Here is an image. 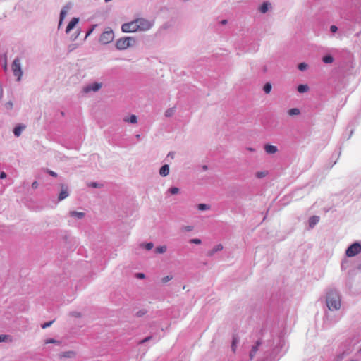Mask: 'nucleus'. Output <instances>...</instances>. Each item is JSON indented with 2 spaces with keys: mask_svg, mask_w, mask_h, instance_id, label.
Returning a JSON list of instances; mask_svg holds the SVG:
<instances>
[{
  "mask_svg": "<svg viewBox=\"0 0 361 361\" xmlns=\"http://www.w3.org/2000/svg\"><path fill=\"white\" fill-rule=\"evenodd\" d=\"M78 21H79V19L78 18H72L66 27V32L67 33L69 32L76 25V24L78 23Z\"/></svg>",
  "mask_w": 361,
  "mask_h": 361,
  "instance_id": "nucleus-9",
  "label": "nucleus"
},
{
  "mask_svg": "<svg viewBox=\"0 0 361 361\" xmlns=\"http://www.w3.org/2000/svg\"><path fill=\"white\" fill-rule=\"evenodd\" d=\"M248 149H249V151H253V149L251 148H249Z\"/></svg>",
  "mask_w": 361,
  "mask_h": 361,
  "instance_id": "nucleus-51",
  "label": "nucleus"
},
{
  "mask_svg": "<svg viewBox=\"0 0 361 361\" xmlns=\"http://www.w3.org/2000/svg\"><path fill=\"white\" fill-rule=\"evenodd\" d=\"M96 25H93L92 27L87 32L85 38H87L94 30Z\"/></svg>",
  "mask_w": 361,
  "mask_h": 361,
  "instance_id": "nucleus-36",
  "label": "nucleus"
},
{
  "mask_svg": "<svg viewBox=\"0 0 361 361\" xmlns=\"http://www.w3.org/2000/svg\"><path fill=\"white\" fill-rule=\"evenodd\" d=\"M88 186L92 188H97L98 184L97 183H90L88 184Z\"/></svg>",
  "mask_w": 361,
  "mask_h": 361,
  "instance_id": "nucleus-40",
  "label": "nucleus"
},
{
  "mask_svg": "<svg viewBox=\"0 0 361 361\" xmlns=\"http://www.w3.org/2000/svg\"><path fill=\"white\" fill-rule=\"evenodd\" d=\"M6 177V174L5 172L3 171L0 173V178H5Z\"/></svg>",
  "mask_w": 361,
  "mask_h": 361,
  "instance_id": "nucleus-44",
  "label": "nucleus"
},
{
  "mask_svg": "<svg viewBox=\"0 0 361 361\" xmlns=\"http://www.w3.org/2000/svg\"><path fill=\"white\" fill-rule=\"evenodd\" d=\"M221 23L222 25H226L227 23V20H221Z\"/></svg>",
  "mask_w": 361,
  "mask_h": 361,
  "instance_id": "nucleus-48",
  "label": "nucleus"
},
{
  "mask_svg": "<svg viewBox=\"0 0 361 361\" xmlns=\"http://www.w3.org/2000/svg\"><path fill=\"white\" fill-rule=\"evenodd\" d=\"M153 243H148L145 245V248L147 250H150L151 249H152L153 247Z\"/></svg>",
  "mask_w": 361,
  "mask_h": 361,
  "instance_id": "nucleus-35",
  "label": "nucleus"
},
{
  "mask_svg": "<svg viewBox=\"0 0 361 361\" xmlns=\"http://www.w3.org/2000/svg\"><path fill=\"white\" fill-rule=\"evenodd\" d=\"M135 20H136L138 31L148 30L153 25V23H152L151 21H149L147 19L142 18H137Z\"/></svg>",
  "mask_w": 361,
  "mask_h": 361,
  "instance_id": "nucleus-3",
  "label": "nucleus"
},
{
  "mask_svg": "<svg viewBox=\"0 0 361 361\" xmlns=\"http://www.w3.org/2000/svg\"><path fill=\"white\" fill-rule=\"evenodd\" d=\"M53 323V321H51V322H45L42 325V329H46L49 326H50Z\"/></svg>",
  "mask_w": 361,
  "mask_h": 361,
  "instance_id": "nucleus-33",
  "label": "nucleus"
},
{
  "mask_svg": "<svg viewBox=\"0 0 361 361\" xmlns=\"http://www.w3.org/2000/svg\"><path fill=\"white\" fill-rule=\"evenodd\" d=\"M259 345H260V342L257 341L256 345L252 347V350L250 353V357L251 360L253 359V357H255L256 353L258 350V347Z\"/></svg>",
  "mask_w": 361,
  "mask_h": 361,
  "instance_id": "nucleus-14",
  "label": "nucleus"
},
{
  "mask_svg": "<svg viewBox=\"0 0 361 361\" xmlns=\"http://www.w3.org/2000/svg\"><path fill=\"white\" fill-rule=\"evenodd\" d=\"M151 339V336L147 337L140 341V343H144Z\"/></svg>",
  "mask_w": 361,
  "mask_h": 361,
  "instance_id": "nucleus-41",
  "label": "nucleus"
},
{
  "mask_svg": "<svg viewBox=\"0 0 361 361\" xmlns=\"http://www.w3.org/2000/svg\"><path fill=\"white\" fill-rule=\"evenodd\" d=\"M350 361H355V360H350Z\"/></svg>",
  "mask_w": 361,
  "mask_h": 361,
  "instance_id": "nucleus-52",
  "label": "nucleus"
},
{
  "mask_svg": "<svg viewBox=\"0 0 361 361\" xmlns=\"http://www.w3.org/2000/svg\"><path fill=\"white\" fill-rule=\"evenodd\" d=\"M44 343L45 344H49V343H59V341H57L56 340H54L53 338H50V339H47L44 341Z\"/></svg>",
  "mask_w": 361,
  "mask_h": 361,
  "instance_id": "nucleus-31",
  "label": "nucleus"
},
{
  "mask_svg": "<svg viewBox=\"0 0 361 361\" xmlns=\"http://www.w3.org/2000/svg\"><path fill=\"white\" fill-rule=\"evenodd\" d=\"M166 116H170V112L166 111Z\"/></svg>",
  "mask_w": 361,
  "mask_h": 361,
  "instance_id": "nucleus-49",
  "label": "nucleus"
},
{
  "mask_svg": "<svg viewBox=\"0 0 361 361\" xmlns=\"http://www.w3.org/2000/svg\"><path fill=\"white\" fill-rule=\"evenodd\" d=\"M3 97V89L2 87L0 85V101L1 100Z\"/></svg>",
  "mask_w": 361,
  "mask_h": 361,
  "instance_id": "nucleus-45",
  "label": "nucleus"
},
{
  "mask_svg": "<svg viewBox=\"0 0 361 361\" xmlns=\"http://www.w3.org/2000/svg\"><path fill=\"white\" fill-rule=\"evenodd\" d=\"M135 42V39L133 37H127L120 38L116 42V47L118 49H126L128 47L133 46Z\"/></svg>",
  "mask_w": 361,
  "mask_h": 361,
  "instance_id": "nucleus-2",
  "label": "nucleus"
},
{
  "mask_svg": "<svg viewBox=\"0 0 361 361\" xmlns=\"http://www.w3.org/2000/svg\"><path fill=\"white\" fill-rule=\"evenodd\" d=\"M166 250V246H159L156 247L155 251L157 253L161 254L165 252Z\"/></svg>",
  "mask_w": 361,
  "mask_h": 361,
  "instance_id": "nucleus-25",
  "label": "nucleus"
},
{
  "mask_svg": "<svg viewBox=\"0 0 361 361\" xmlns=\"http://www.w3.org/2000/svg\"><path fill=\"white\" fill-rule=\"evenodd\" d=\"M309 90V87L307 85H300L298 87V91L300 93H304L307 92Z\"/></svg>",
  "mask_w": 361,
  "mask_h": 361,
  "instance_id": "nucleus-16",
  "label": "nucleus"
},
{
  "mask_svg": "<svg viewBox=\"0 0 361 361\" xmlns=\"http://www.w3.org/2000/svg\"><path fill=\"white\" fill-rule=\"evenodd\" d=\"M192 228H192V226H186V227H185V230H186L187 231H192Z\"/></svg>",
  "mask_w": 361,
  "mask_h": 361,
  "instance_id": "nucleus-46",
  "label": "nucleus"
},
{
  "mask_svg": "<svg viewBox=\"0 0 361 361\" xmlns=\"http://www.w3.org/2000/svg\"><path fill=\"white\" fill-rule=\"evenodd\" d=\"M24 128V126H16L13 130L14 135L17 137L20 136Z\"/></svg>",
  "mask_w": 361,
  "mask_h": 361,
  "instance_id": "nucleus-17",
  "label": "nucleus"
},
{
  "mask_svg": "<svg viewBox=\"0 0 361 361\" xmlns=\"http://www.w3.org/2000/svg\"><path fill=\"white\" fill-rule=\"evenodd\" d=\"M124 121L126 122H129L131 123H137V116L135 115H131L129 118H125Z\"/></svg>",
  "mask_w": 361,
  "mask_h": 361,
  "instance_id": "nucleus-19",
  "label": "nucleus"
},
{
  "mask_svg": "<svg viewBox=\"0 0 361 361\" xmlns=\"http://www.w3.org/2000/svg\"><path fill=\"white\" fill-rule=\"evenodd\" d=\"M338 28L336 25H331L330 27V30L332 32H336L337 31Z\"/></svg>",
  "mask_w": 361,
  "mask_h": 361,
  "instance_id": "nucleus-38",
  "label": "nucleus"
},
{
  "mask_svg": "<svg viewBox=\"0 0 361 361\" xmlns=\"http://www.w3.org/2000/svg\"><path fill=\"white\" fill-rule=\"evenodd\" d=\"M12 71L13 75L17 77V80L19 81L23 75V71L21 70L20 60L18 59H16L12 64Z\"/></svg>",
  "mask_w": 361,
  "mask_h": 361,
  "instance_id": "nucleus-5",
  "label": "nucleus"
},
{
  "mask_svg": "<svg viewBox=\"0 0 361 361\" xmlns=\"http://www.w3.org/2000/svg\"><path fill=\"white\" fill-rule=\"evenodd\" d=\"M269 4L267 2H264L262 4V5L259 8V11L261 13H266L269 9Z\"/></svg>",
  "mask_w": 361,
  "mask_h": 361,
  "instance_id": "nucleus-18",
  "label": "nucleus"
},
{
  "mask_svg": "<svg viewBox=\"0 0 361 361\" xmlns=\"http://www.w3.org/2000/svg\"><path fill=\"white\" fill-rule=\"evenodd\" d=\"M237 343H238V339H237V338L234 337V338H233L232 345H231L232 350H233V352H235V348H236V344H237Z\"/></svg>",
  "mask_w": 361,
  "mask_h": 361,
  "instance_id": "nucleus-28",
  "label": "nucleus"
},
{
  "mask_svg": "<svg viewBox=\"0 0 361 361\" xmlns=\"http://www.w3.org/2000/svg\"><path fill=\"white\" fill-rule=\"evenodd\" d=\"M121 30L123 32H134L138 31L136 20L124 23L121 27Z\"/></svg>",
  "mask_w": 361,
  "mask_h": 361,
  "instance_id": "nucleus-6",
  "label": "nucleus"
},
{
  "mask_svg": "<svg viewBox=\"0 0 361 361\" xmlns=\"http://www.w3.org/2000/svg\"><path fill=\"white\" fill-rule=\"evenodd\" d=\"M37 185H38V184H37V181H35V182L32 183V188H36L37 187Z\"/></svg>",
  "mask_w": 361,
  "mask_h": 361,
  "instance_id": "nucleus-47",
  "label": "nucleus"
},
{
  "mask_svg": "<svg viewBox=\"0 0 361 361\" xmlns=\"http://www.w3.org/2000/svg\"><path fill=\"white\" fill-rule=\"evenodd\" d=\"M197 207L200 210H207L209 208V207L205 204H199Z\"/></svg>",
  "mask_w": 361,
  "mask_h": 361,
  "instance_id": "nucleus-27",
  "label": "nucleus"
},
{
  "mask_svg": "<svg viewBox=\"0 0 361 361\" xmlns=\"http://www.w3.org/2000/svg\"><path fill=\"white\" fill-rule=\"evenodd\" d=\"M271 85L267 82L264 85L263 90L266 94H269L271 90Z\"/></svg>",
  "mask_w": 361,
  "mask_h": 361,
  "instance_id": "nucleus-23",
  "label": "nucleus"
},
{
  "mask_svg": "<svg viewBox=\"0 0 361 361\" xmlns=\"http://www.w3.org/2000/svg\"><path fill=\"white\" fill-rule=\"evenodd\" d=\"M48 173L53 177H56L57 176V174L54 172V171H48Z\"/></svg>",
  "mask_w": 361,
  "mask_h": 361,
  "instance_id": "nucleus-42",
  "label": "nucleus"
},
{
  "mask_svg": "<svg viewBox=\"0 0 361 361\" xmlns=\"http://www.w3.org/2000/svg\"><path fill=\"white\" fill-rule=\"evenodd\" d=\"M145 313H146V312H145V311H144V310H141V311H138V312L136 313V315H137V317H142V316H143Z\"/></svg>",
  "mask_w": 361,
  "mask_h": 361,
  "instance_id": "nucleus-37",
  "label": "nucleus"
},
{
  "mask_svg": "<svg viewBox=\"0 0 361 361\" xmlns=\"http://www.w3.org/2000/svg\"><path fill=\"white\" fill-rule=\"evenodd\" d=\"M190 243L198 245V244L201 243V240L198 239V238H194V239L190 240Z\"/></svg>",
  "mask_w": 361,
  "mask_h": 361,
  "instance_id": "nucleus-34",
  "label": "nucleus"
},
{
  "mask_svg": "<svg viewBox=\"0 0 361 361\" xmlns=\"http://www.w3.org/2000/svg\"><path fill=\"white\" fill-rule=\"evenodd\" d=\"M319 217L314 216L310 219L309 224L310 227L314 226L319 222Z\"/></svg>",
  "mask_w": 361,
  "mask_h": 361,
  "instance_id": "nucleus-15",
  "label": "nucleus"
},
{
  "mask_svg": "<svg viewBox=\"0 0 361 361\" xmlns=\"http://www.w3.org/2000/svg\"><path fill=\"white\" fill-rule=\"evenodd\" d=\"M264 150L267 154H275L277 151V147L271 145H265Z\"/></svg>",
  "mask_w": 361,
  "mask_h": 361,
  "instance_id": "nucleus-10",
  "label": "nucleus"
},
{
  "mask_svg": "<svg viewBox=\"0 0 361 361\" xmlns=\"http://www.w3.org/2000/svg\"><path fill=\"white\" fill-rule=\"evenodd\" d=\"M173 279V276L171 275L166 276L161 279V281L164 283H167L168 281H171Z\"/></svg>",
  "mask_w": 361,
  "mask_h": 361,
  "instance_id": "nucleus-29",
  "label": "nucleus"
},
{
  "mask_svg": "<svg viewBox=\"0 0 361 361\" xmlns=\"http://www.w3.org/2000/svg\"><path fill=\"white\" fill-rule=\"evenodd\" d=\"M70 216L72 217H76L78 219H82L85 216L84 212L72 211L70 212Z\"/></svg>",
  "mask_w": 361,
  "mask_h": 361,
  "instance_id": "nucleus-13",
  "label": "nucleus"
},
{
  "mask_svg": "<svg viewBox=\"0 0 361 361\" xmlns=\"http://www.w3.org/2000/svg\"><path fill=\"white\" fill-rule=\"evenodd\" d=\"M168 156H171V157H172V158H173V154L172 153H169V154H168Z\"/></svg>",
  "mask_w": 361,
  "mask_h": 361,
  "instance_id": "nucleus-50",
  "label": "nucleus"
},
{
  "mask_svg": "<svg viewBox=\"0 0 361 361\" xmlns=\"http://www.w3.org/2000/svg\"><path fill=\"white\" fill-rule=\"evenodd\" d=\"M169 191L172 195H176V194L178 193L179 189L176 187H173V188H170Z\"/></svg>",
  "mask_w": 361,
  "mask_h": 361,
  "instance_id": "nucleus-30",
  "label": "nucleus"
},
{
  "mask_svg": "<svg viewBox=\"0 0 361 361\" xmlns=\"http://www.w3.org/2000/svg\"><path fill=\"white\" fill-rule=\"evenodd\" d=\"M326 305L330 310H338L341 307V300L335 290H330L326 296Z\"/></svg>",
  "mask_w": 361,
  "mask_h": 361,
  "instance_id": "nucleus-1",
  "label": "nucleus"
},
{
  "mask_svg": "<svg viewBox=\"0 0 361 361\" xmlns=\"http://www.w3.org/2000/svg\"><path fill=\"white\" fill-rule=\"evenodd\" d=\"M307 65L305 63H300L299 65H298V69L300 70V71H304L307 68Z\"/></svg>",
  "mask_w": 361,
  "mask_h": 361,
  "instance_id": "nucleus-32",
  "label": "nucleus"
},
{
  "mask_svg": "<svg viewBox=\"0 0 361 361\" xmlns=\"http://www.w3.org/2000/svg\"><path fill=\"white\" fill-rule=\"evenodd\" d=\"M145 274L143 273H137L136 274V277L138 278V279H144L145 278Z\"/></svg>",
  "mask_w": 361,
  "mask_h": 361,
  "instance_id": "nucleus-39",
  "label": "nucleus"
},
{
  "mask_svg": "<svg viewBox=\"0 0 361 361\" xmlns=\"http://www.w3.org/2000/svg\"><path fill=\"white\" fill-rule=\"evenodd\" d=\"M66 13H67V11L66 10H65V9H62L61 10V13H60V20H59V27H60V25H61L62 21L64 19Z\"/></svg>",
  "mask_w": 361,
  "mask_h": 361,
  "instance_id": "nucleus-22",
  "label": "nucleus"
},
{
  "mask_svg": "<svg viewBox=\"0 0 361 361\" xmlns=\"http://www.w3.org/2000/svg\"><path fill=\"white\" fill-rule=\"evenodd\" d=\"M169 173V166L167 164L162 166L159 170L161 176H166Z\"/></svg>",
  "mask_w": 361,
  "mask_h": 361,
  "instance_id": "nucleus-12",
  "label": "nucleus"
},
{
  "mask_svg": "<svg viewBox=\"0 0 361 361\" xmlns=\"http://www.w3.org/2000/svg\"><path fill=\"white\" fill-rule=\"evenodd\" d=\"M102 86V84L100 82H94L92 84L87 85L83 88V92L85 93H89L90 92H97L98 91Z\"/></svg>",
  "mask_w": 361,
  "mask_h": 361,
  "instance_id": "nucleus-8",
  "label": "nucleus"
},
{
  "mask_svg": "<svg viewBox=\"0 0 361 361\" xmlns=\"http://www.w3.org/2000/svg\"><path fill=\"white\" fill-rule=\"evenodd\" d=\"M222 249H223V246H222V245L219 244V245H217L216 246H215V247H214V249H213V250H212V251L211 255H212L213 253H214V252H216L220 251V250H221Z\"/></svg>",
  "mask_w": 361,
  "mask_h": 361,
  "instance_id": "nucleus-26",
  "label": "nucleus"
},
{
  "mask_svg": "<svg viewBox=\"0 0 361 361\" xmlns=\"http://www.w3.org/2000/svg\"><path fill=\"white\" fill-rule=\"evenodd\" d=\"M61 188H62V190L59 195V201L64 200L65 198H66L68 196V192L67 188L65 187L64 185H62Z\"/></svg>",
  "mask_w": 361,
  "mask_h": 361,
  "instance_id": "nucleus-11",
  "label": "nucleus"
},
{
  "mask_svg": "<svg viewBox=\"0 0 361 361\" xmlns=\"http://www.w3.org/2000/svg\"><path fill=\"white\" fill-rule=\"evenodd\" d=\"M289 116H295L300 114V110L297 108L290 109L288 112Z\"/></svg>",
  "mask_w": 361,
  "mask_h": 361,
  "instance_id": "nucleus-20",
  "label": "nucleus"
},
{
  "mask_svg": "<svg viewBox=\"0 0 361 361\" xmlns=\"http://www.w3.org/2000/svg\"><path fill=\"white\" fill-rule=\"evenodd\" d=\"M264 176H265V175H264V173H263V172H259V173H257V176L258 178H262V177H264Z\"/></svg>",
  "mask_w": 361,
  "mask_h": 361,
  "instance_id": "nucleus-43",
  "label": "nucleus"
},
{
  "mask_svg": "<svg viewBox=\"0 0 361 361\" xmlns=\"http://www.w3.org/2000/svg\"><path fill=\"white\" fill-rule=\"evenodd\" d=\"M11 341L12 339L8 335H0V342Z\"/></svg>",
  "mask_w": 361,
  "mask_h": 361,
  "instance_id": "nucleus-24",
  "label": "nucleus"
},
{
  "mask_svg": "<svg viewBox=\"0 0 361 361\" xmlns=\"http://www.w3.org/2000/svg\"><path fill=\"white\" fill-rule=\"evenodd\" d=\"M361 252V245L359 243H355L348 247L345 254L348 257H352Z\"/></svg>",
  "mask_w": 361,
  "mask_h": 361,
  "instance_id": "nucleus-4",
  "label": "nucleus"
},
{
  "mask_svg": "<svg viewBox=\"0 0 361 361\" xmlns=\"http://www.w3.org/2000/svg\"><path fill=\"white\" fill-rule=\"evenodd\" d=\"M113 41V32L111 30L104 32L99 38V42L106 44Z\"/></svg>",
  "mask_w": 361,
  "mask_h": 361,
  "instance_id": "nucleus-7",
  "label": "nucleus"
},
{
  "mask_svg": "<svg viewBox=\"0 0 361 361\" xmlns=\"http://www.w3.org/2000/svg\"><path fill=\"white\" fill-rule=\"evenodd\" d=\"M322 61L325 63H331L334 61V59L331 56L328 55L323 57Z\"/></svg>",
  "mask_w": 361,
  "mask_h": 361,
  "instance_id": "nucleus-21",
  "label": "nucleus"
}]
</instances>
